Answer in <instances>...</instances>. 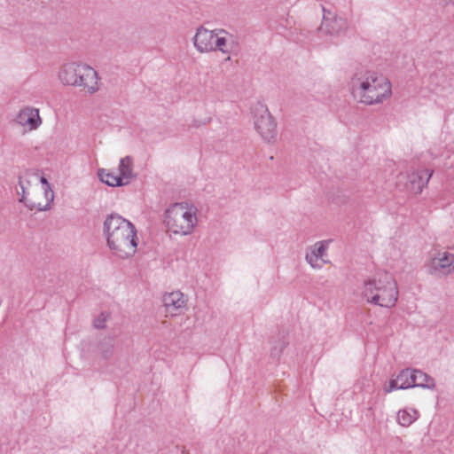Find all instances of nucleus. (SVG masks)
<instances>
[{"label": "nucleus", "mask_w": 454, "mask_h": 454, "mask_svg": "<svg viewBox=\"0 0 454 454\" xmlns=\"http://www.w3.org/2000/svg\"><path fill=\"white\" fill-rule=\"evenodd\" d=\"M163 305L167 314L170 316L178 314L185 307L184 294L179 291L166 294L163 296Z\"/></svg>", "instance_id": "ddd939ff"}, {"label": "nucleus", "mask_w": 454, "mask_h": 454, "mask_svg": "<svg viewBox=\"0 0 454 454\" xmlns=\"http://www.w3.org/2000/svg\"><path fill=\"white\" fill-rule=\"evenodd\" d=\"M180 454H189V453H188V452H186V451H184V450H182V451L180 452Z\"/></svg>", "instance_id": "aec40b11"}, {"label": "nucleus", "mask_w": 454, "mask_h": 454, "mask_svg": "<svg viewBox=\"0 0 454 454\" xmlns=\"http://www.w3.org/2000/svg\"><path fill=\"white\" fill-rule=\"evenodd\" d=\"M418 419L416 410H402L397 413V421L402 427H409Z\"/></svg>", "instance_id": "f3484780"}, {"label": "nucleus", "mask_w": 454, "mask_h": 454, "mask_svg": "<svg viewBox=\"0 0 454 454\" xmlns=\"http://www.w3.org/2000/svg\"><path fill=\"white\" fill-rule=\"evenodd\" d=\"M430 176H431V174L426 170H419L415 173H412L409 177L410 184H407L408 188L415 193L420 192L422 191L423 187L428 182V179L430 178Z\"/></svg>", "instance_id": "2eb2a0df"}, {"label": "nucleus", "mask_w": 454, "mask_h": 454, "mask_svg": "<svg viewBox=\"0 0 454 454\" xmlns=\"http://www.w3.org/2000/svg\"><path fill=\"white\" fill-rule=\"evenodd\" d=\"M414 387L412 381L411 370L406 369L402 371L394 380H391L387 385L384 387L386 393H390L398 389H406Z\"/></svg>", "instance_id": "4468645a"}, {"label": "nucleus", "mask_w": 454, "mask_h": 454, "mask_svg": "<svg viewBox=\"0 0 454 454\" xmlns=\"http://www.w3.org/2000/svg\"><path fill=\"white\" fill-rule=\"evenodd\" d=\"M133 161L129 157L122 158L120 161L119 169L116 171L100 168L98 171L99 179L109 186H122L127 184L132 178Z\"/></svg>", "instance_id": "6e6552de"}, {"label": "nucleus", "mask_w": 454, "mask_h": 454, "mask_svg": "<svg viewBox=\"0 0 454 454\" xmlns=\"http://www.w3.org/2000/svg\"><path fill=\"white\" fill-rule=\"evenodd\" d=\"M412 381H414V387H422L427 388H433L434 387V381L428 375L419 370H411Z\"/></svg>", "instance_id": "dca6fc26"}, {"label": "nucleus", "mask_w": 454, "mask_h": 454, "mask_svg": "<svg viewBox=\"0 0 454 454\" xmlns=\"http://www.w3.org/2000/svg\"><path fill=\"white\" fill-rule=\"evenodd\" d=\"M361 294L370 303L389 308L395 304L398 290L389 273L378 271L364 281Z\"/></svg>", "instance_id": "f03ea898"}, {"label": "nucleus", "mask_w": 454, "mask_h": 454, "mask_svg": "<svg viewBox=\"0 0 454 454\" xmlns=\"http://www.w3.org/2000/svg\"><path fill=\"white\" fill-rule=\"evenodd\" d=\"M255 126L261 136L268 141L275 137V122L269 111L264 106L258 109V116L255 119Z\"/></svg>", "instance_id": "9d476101"}, {"label": "nucleus", "mask_w": 454, "mask_h": 454, "mask_svg": "<svg viewBox=\"0 0 454 454\" xmlns=\"http://www.w3.org/2000/svg\"><path fill=\"white\" fill-rule=\"evenodd\" d=\"M22 190L20 200L30 209L39 211L49 208L53 200V192L47 180L37 173L26 172L20 178Z\"/></svg>", "instance_id": "7ed1b4c3"}, {"label": "nucleus", "mask_w": 454, "mask_h": 454, "mask_svg": "<svg viewBox=\"0 0 454 454\" xmlns=\"http://www.w3.org/2000/svg\"><path fill=\"white\" fill-rule=\"evenodd\" d=\"M329 241H320L316 243L310 252L307 254L306 259L313 268H321L328 262L326 250Z\"/></svg>", "instance_id": "f8f14e48"}, {"label": "nucleus", "mask_w": 454, "mask_h": 454, "mask_svg": "<svg viewBox=\"0 0 454 454\" xmlns=\"http://www.w3.org/2000/svg\"><path fill=\"white\" fill-rule=\"evenodd\" d=\"M16 121L27 131L36 129L42 123L39 110L29 106L20 111Z\"/></svg>", "instance_id": "9b49d317"}, {"label": "nucleus", "mask_w": 454, "mask_h": 454, "mask_svg": "<svg viewBox=\"0 0 454 454\" xmlns=\"http://www.w3.org/2000/svg\"><path fill=\"white\" fill-rule=\"evenodd\" d=\"M105 234L109 249L121 259L135 255L138 238L136 227L119 215H111L105 221Z\"/></svg>", "instance_id": "f257e3e1"}, {"label": "nucleus", "mask_w": 454, "mask_h": 454, "mask_svg": "<svg viewBox=\"0 0 454 454\" xmlns=\"http://www.w3.org/2000/svg\"><path fill=\"white\" fill-rule=\"evenodd\" d=\"M58 79L65 86L81 87L88 93H95L100 88L97 71L81 62L63 64L58 71Z\"/></svg>", "instance_id": "39448f33"}, {"label": "nucleus", "mask_w": 454, "mask_h": 454, "mask_svg": "<svg viewBox=\"0 0 454 454\" xmlns=\"http://www.w3.org/2000/svg\"><path fill=\"white\" fill-rule=\"evenodd\" d=\"M165 223L173 234H191L197 224L196 209L185 203H176L167 209Z\"/></svg>", "instance_id": "0eeeda50"}, {"label": "nucleus", "mask_w": 454, "mask_h": 454, "mask_svg": "<svg viewBox=\"0 0 454 454\" xmlns=\"http://www.w3.org/2000/svg\"><path fill=\"white\" fill-rule=\"evenodd\" d=\"M193 44L200 53L220 51L229 55L232 51V36L223 29L209 30L201 27L197 29Z\"/></svg>", "instance_id": "423d86ee"}, {"label": "nucleus", "mask_w": 454, "mask_h": 454, "mask_svg": "<svg viewBox=\"0 0 454 454\" xmlns=\"http://www.w3.org/2000/svg\"><path fill=\"white\" fill-rule=\"evenodd\" d=\"M425 267L429 275H450L454 272V254L446 250L433 252Z\"/></svg>", "instance_id": "1a4fd4ad"}, {"label": "nucleus", "mask_w": 454, "mask_h": 454, "mask_svg": "<svg viewBox=\"0 0 454 454\" xmlns=\"http://www.w3.org/2000/svg\"><path fill=\"white\" fill-rule=\"evenodd\" d=\"M107 318H108V315L104 314V313L100 314L98 316V317L95 320V323H94L95 326L97 328H103L105 326V323L106 322Z\"/></svg>", "instance_id": "a211bd4d"}, {"label": "nucleus", "mask_w": 454, "mask_h": 454, "mask_svg": "<svg viewBox=\"0 0 454 454\" xmlns=\"http://www.w3.org/2000/svg\"><path fill=\"white\" fill-rule=\"evenodd\" d=\"M391 84L388 80L378 74H369L355 79L352 82L354 98L365 105L379 104L391 96Z\"/></svg>", "instance_id": "20e7f679"}, {"label": "nucleus", "mask_w": 454, "mask_h": 454, "mask_svg": "<svg viewBox=\"0 0 454 454\" xmlns=\"http://www.w3.org/2000/svg\"><path fill=\"white\" fill-rule=\"evenodd\" d=\"M333 23H334L336 26H339V25H340H340H345V22H344L342 20H340V19H339V20L335 19V20H333Z\"/></svg>", "instance_id": "6ab92c4d"}]
</instances>
